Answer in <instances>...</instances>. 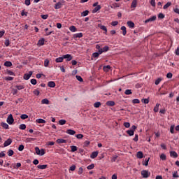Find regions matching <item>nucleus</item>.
Wrapping results in <instances>:
<instances>
[{"label": "nucleus", "instance_id": "5701e85b", "mask_svg": "<svg viewBox=\"0 0 179 179\" xmlns=\"http://www.w3.org/2000/svg\"><path fill=\"white\" fill-rule=\"evenodd\" d=\"M138 4V1L137 0H133L131 8H136V5Z\"/></svg>", "mask_w": 179, "mask_h": 179}, {"label": "nucleus", "instance_id": "473e14b6", "mask_svg": "<svg viewBox=\"0 0 179 179\" xmlns=\"http://www.w3.org/2000/svg\"><path fill=\"white\" fill-rule=\"evenodd\" d=\"M4 66H7V67H10V66H12V62H9V61H6V62L4 63Z\"/></svg>", "mask_w": 179, "mask_h": 179}, {"label": "nucleus", "instance_id": "6e6d98bb", "mask_svg": "<svg viewBox=\"0 0 179 179\" xmlns=\"http://www.w3.org/2000/svg\"><path fill=\"white\" fill-rule=\"evenodd\" d=\"M76 138H77V139H82V138H83V134H77Z\"/></svg>", "mask_w": 179, "mask_h": 179}, {"label": "nucleus", "instance_id": "c756f323", "mask_svg": "<svg viewBox=\"0 0 179 179\" xmlns=\"http://www.w3.org/2000/svg\"><path fill=\"white\" fill-rule=\"evenodd\" d=\"M159 157H160V159H161V160H163L164 162L166 161V159H167V157L166 156L165 154H162V155L159 156Z\"/></svg>", "mask_w": 179, "mask_h": 179}, {"label": "nucleus", "instance_id": "a878e982", "mask_svg": "<svg viewBox=\"0 0 179 179\" xmlns=\"http://www.w3.org/2000/svg\"><path fill=\"white\" fill-rule=\"evenodd\" d=\"M121 30H122L123 36H126V34H127V27H125V26H122L121 27Z\"/></svg>", "mask_w": 179, "mask_h": 179}, {"label": "nucleus", "instance_id": "cd10ccee", "mask_svg": "<svg viewBox=\"0 0 179 179\" xmlns=\"http://www.w3.org/2000/svg\"><path fill=\"white\" fill-rule=\"evenodd\" d=\"M41 104H50V101L47 99H42Z\"/></svg>", "mask_w": 179, "mask_h": 179}, {"label": "nucleus", "instance_id": "4c0bfd02", "mask_svg": "<svg viewBox=\"0 0 179 179\" xmlns=\"http://www.w3.org/2000/svg\"><path fill=\"white\" fill-rule=\"evenodd\" d=\"M124 94H127V96H129V94H132V90H126L125 92H124Z\"/></svg>", "mask_w": 179, "mask_h": 179}, {"label": "nucleus", "instance_id": "412c9836", "mask_svg": "<svg viewBox=\"0 0 179 179\" xmlns=\"http://www.w3.org/2000/svg\"><path fill=\"white\" fill-rule=\"evenodd\" d=\"M57 143H66V140L59 138L56 141Z\"/></svg>", "mask_w": 179, "mask_h": 179}, {"label": "nucleus", "instance_id": "7c9ffc66", "mask_svg": "<svg viewBox=\"0 0 179 179\" xmlns=\"http://www.w3.org/2000/svg\"><path fill=\"white\" fill-rule=\"evenodd\" d=\"M37 167L40 170H45V169H47V165H38Z\"/></svg>", "mask_w": 179, "mask_h": 179}, {"label": "nucleus", "instance_id": "a18cd8bd", "mask_svg": "<svg viewBox=\"0 0 179 179\" xmlns=\"http://www.w3.org/2000/svg\"><path fill=\"white\" fill-rule=\"evenodd\" d=\"M142 103H144V104L149 103V99H141Z\"/></svg>", "mask_w": 179, "mask_h": 179}, {"label": "nucleus", "instance_id": "58836bf2", "mask_svg": "<svg viewBox=\"0 0 179 179\" xmlns=\"http://www.w3.org/2000/svg\"><path fill=\"white\" fill-rule=\"evenodd\" d=\"M89 15V10H86L85 11L81 13V16L85 17Z\"/></svg>", "mask_w": 179, "mask_h": 179}, {"label": "nucleus", "instance_id": "ddd939ff", "mask_svg": "<svg viewBox=\"0 0 179 179\" xmlns=\"http://www.w3.org/2000/svg\"><path fill=\"white\" fill-rule=\"evenodd\" d=\"M171 157H174L175 159L178 157V154L176 152V151H171L170 152Z\"/></svg>", "mask_w": 179, "mask_h": 179}, {"label": "nucleus", "instance_id": "f257e3e1", "mask_svg": "<svg viewBox=\"0 0 179 179\" xmlns=\"http://www.w3.org/2000/svg\"><path fill=\"white\" fill-rule=\"evenodd\" d=\"M35 152L38 156H44L45 155V150L44 149L40 150L38 147L35 148Z\"/></svg>", "mask_w": 179, "mask_h": 179}, {"label": "nucleus", "instance_id": "bb28decb", "mask_svg": "<svg viewBox=\"0 0 179 179\" xmlns=\"http://www.w3.org/2000/svg\"><path fill=\"white\" fill-rule=\"evenodd\" d=\"M110 8H112V9H115V8H120V4L117 3H113L111 6Z\"/></svg>", "mask_w": 179, "mask_h": 179}, {"label": "nucleus", "instance_id": "603ef678", "mask_svg": "<svg viewBox=\"0 0 179 179\" xmlns=\"http://www.w3.org/2000/svg\"><path fill=\"white\" fill-rule=\"evenodd\" d=\"M16 88L17 89V90H22L24 89V87L23 85H17Z\"/></svg>", "mask_w": 179, "mask_h": 179}, {"label": "nucleus", "instance_id": "f03ea898", "mask_svg": "<svg viewBox=\"0 0 179 179\" xmlns=\"http://www.w3.org/2000/svg\"><path fill=\"white\" fill-rule=\"evenodd\" d=\"M135 129H136V126L133 125L130 130L127 131V134L129 135V136H134V134L135 132Z\"/></svg>", "mask_w": 179, "mask_h": 179}, {"label": "nucleus", "instance_id": "6e6552de", "mask_svg": "<svg viewBox=\"0 0 179 179\" xmlns=\"http://www.w3.org/2000/svg\"><path fill=\"white\" fill-rule=\"evenodd\" d=\"M156 19H157L156 15H154V16L148 18V20H146L145 21V23H149V22H155V20H156Z\"/></svg>", "mask_w": 179, "mask_h": 179}, {"label": "nucleus", "instance_id": "b1692460", "mask_svg": "<svg viewBox=\"0 0 179 179\" xmlns=\"http://www.w3.org/2000/svg\"><path fill=\"white\" fill-rule=\"evenodd\" d=\"M48 86L49 87H55V83L53 81L48 82Z\"/></svg>", "mask_w": 179, "mask_h": 179}, {"label": "nucleus", "instance_id": "7ed1b4c3", "mask_svg": "<svg viewBox=\"0 0 179 179\" xmlns=\"http://www.w3.org/2000/svg\"><path fill=\"white\" fill-rule=\"evenodd\" d=\"M6 122L9 125H12V124L15 122V119H13V116L12 115V114H10L8 115V117H7Z\"/></svg>", "mask_w": 179, "mask_h": 179}, {"label": "nucleus", "instance_id": "423d86ee", "mask_svg": "<svg viewBox=\"0 0 179 179\" xmlns=\"http://www.w3.org/2000/svg\"><path fill=\"white\" fill-rule=\"evenodd\" d=\"M72 55L67 54L63 55V59H66V61H72Z\"/></svg>", "mask_w": 179, "mask_h": 179}, {"label": "nucleus", "instance_id": "393cba45", "mask_svg": "<svg viewBox=\"0 0 179 179\" xmlns=\"http://www.w3.org/2000/svg\"><path fill=\"white\" fill-rule=\"evenodd\" d=\"M104 72H108V71H110V69H111V66H110L109 65L108 66H105L103 68Z\"/></svg>", "mask_w": 179, "mask_h": 179}, {"label": "nucleus", "instance_id": "052dcab7", "mask_svg": "<svg viewBox=\"0 0 179 179\" xmlns=\"http://www.w3.org/2000/svg\"><path fill=\"white\" fill-rule=\"evenodd\" d=\"M171 134H174V125H171L170 127Z\"/></svg>", "mask_w": 179, "mask_h": 179}, {"label": "nucleus", "instance_id": "39448f33", "mask_svg": "<svg viewBox=\"0 0 179 179\" xmlns=\"http://www.w3.org/2000/svg\"><path fill=\"white\" fill-rule=\"evenodd\" d=\"M31 75H33V71H29V73H26L24 75V79L25 80H29V78L31 77Z\"/></svg>", "mask_w": 179, "mask_h": 179}, {"label": "nucleus", "instance_id": "3c124183", "mask_svg": "<svg viewBox=\"0 0 179 179\" xmlns=\"http://www.w3.org/2000/svg\"><path fill=\"white\" fill-rule=\"evenodd\" d=\"M7 153L8 156H13L14 152L12 150H9Z\"/></svg>", "mask_w": 179, "mask_h": 179}, {"label": "nucleus", "instance_id": "4468645a", "mask_svg": "<svg viewBox=\"0 0 179 179\" xmlns=\"http://www.w3.org/2000/svg\"><path fill=\"white\" fill-rule=\"evenodd\" d=\"M127 25L130 29H134V27H135V23L132 21H128Z\"/></svg>", "mask_w": 179, "mask_h": 179}, {"label": "nucleus", "instance_id": "13d9d810", "mask_svg": "<svg viewBox=\"0 0 179 179\" xmlns=\"http://www.w3.org/2000/svg\"><path fill=\"white\" fill-rule=\"evenodd\" d=\"M34 94H35L36 96H38L40 94V91H38V90H35L33 92Z\"/></svg>", "mask_w": 179, "mask_h": 179}, {"label": "nucleus", "instance_id": "864d4df0", "mask_svg": "<svg viewBox=\"0 0 179 179\" xmlns=\"http://www.w3.org/2000/svg\"><path fill=\"white\" fill-rule=\"evenodd\" d=\"M23 149H24V145H20L19 147H18V150L20 152H22L23 150Z\"/></svg>", "mask_w": 179, "mask_h": 179}, {"label": "nucleus", "instance_id": "37998d69", "mask_svg": "<svg viewBox=\"0 0 179 179\" xmlns=\"http://www.w3.org/2000/svg\"><path fill=\"white\" fill-rule=\"evenodd\" d=\"M87 170H93L94 169V164H92L87 167Z\"/></svg>", "mask_w": 179, "mask_h": 179}, {"label": "nucleus", "instance_id": "4d7b16f0", "mask_svg": "<svg viewBox=\"0 0 179 179\" xmlns=\"http://www.w3.org/2000/svg\"><path fill=\"white\" fill-rule=\"evenodd\" d=\"M124 127H125V128H129V127H131V124H129V122H124Z\"/></svg>", "mask_w": 179, "mask_h": 179}, {"label": "nucleus", "instance_id": "2eb2a0df", "mask_svg": "<svg viewBox=\"0 0 179 179\" xmlns=\"http://www.w3.org/2000/svg\"><path fill=\"white\" fill-rule=\"evenodd\" d=\"M1 125L2 128H3V129H9V124H8V123L1 122Z\"/></svg>", "mask_w": 179, "mask_h": 179}, {"label": "nucleus", "instance_id": "69168bd1", "mask_svg": "<svg viewBox=\"0 0 179 179\" xmlns=\"http://www.w3.org/2000/svg\"><path fill=\"white\" fill-rule=\"evenodd\" d=\"M5 45H6V47H9V44H10V43L9 42V40L8 39H6V41H5Z\"/></svg>", "mask_w": 179, "mask_h": 179}, {"label": "nucleus", "instance_id": "2f4dec72", "mask_svg": "<svg viewBox=\"0 0 179 179\" xmlns=\"http://www.w3.org/2000/svg\"><path fill=\"white\" fill-rule=\"evenodd\" d=\"M36 122L38 124H45V120L43 119H37Z\"/></svg>", "mask_w": 179, "mask_h": 179}, {"label": "nucleus", "instance_id": "c9c22d12", "mask_svg": "<svg viewBox=\"0 0 179 179\" xmlns=\"http://www.w3.org/2000/svg\"><path fill=\"white\" fill-rule=\"evenodd\" d=\"M21 120H27V118H29V115H26V114H22L20 116Z\"/></svg>", "mask_w": 179, "mask_h": 179}, {"label": "nucleus", "instance_id": "4be33fe9", "mask_svg": "<svg viewBox=\"0 0 179 179\" xmlns=\"http://www.w3.org/2000/svg\"><path fill=\"white\" fill-rule=\"evenodd\" d=\"M74 37L76 38H82V37H83V34H82V33L76 34H74Z\"/></svg>", "mask_w": 179, "mask_h": 179}, {"label": "nucleus", "instance_id": "f8f14e48", "mask_svg": "<svg viewBox=\"0 0 179 179\" xmlns=\"http://www.w3.org/2000/svg\"><path fill=\"white\" fill-rule=\"evenodd\" d=\"M62 8V3L59 1L55 5V9H61Z\"/></svg>", "mask_w": 179, "mask_h": 179}, {"label": "nucleus", "instance_id": "79ce46f5", "mask_svg": "<svg viewBox=\"0 0 179 179\" xmlns=\"http://www.w3.org/2000/svg\"><path fill=\"white\" fill-rule=\"evenodd\" d=\"M71 152H76L78 150V147L76 145H71Z\"/></svg>", "mask_w": 179, "mask_h": 179}, {"label": "nucleus", "instance_id": "bf43d9fd", "mask_svg": "<svg viewBox=\"0 0 179 179\" xmlns=\"http://www.w3.org/2000/svg\"><path fill=\"white\" fill-rule=\"evenodd\" d=\"M159 114H163V115H164V114H166V109H160L159 110Z\"/></svg>", "mask_w": 179, "mask_h": 179}, {"label": "nucleus", "instance_id": "338daca9", "mask_svg": "<svg viewBox=\"0 0 179 179\" xmlns=\"http://www.w3.org/2000/svg\"><path fill=\"white\" fill-rule=\"evenodd\" d=\"M24 3L27 6H29L30 5V0H25Z\"/></svg>", "mask_w": 179, "mask_h": 179}, {"label": "nucleus", "instance_id": "09e8293b", "mask_svg": "<svg viewBox=\"0 0 179 179\" xmlns=\"http://www.w3.org/2000/svg\"><path fill=\"white\" fill-rule=\"evenodd\" d=\"M165 17V15L164 14L160 13L159 15H158V19H164Z\"/></svg>", "mask_w": 179, "mask_h": 179}, {"label": "nucleus", "instance_id": "a211bd4d", "mask_svg": "<svg viewBox=\"0 0 179 179\" xmlns=\"http://www.w3.org/2000/svg\"><path fill=\"white\" fill-rule=\"evenodd\" d=\"M66 134H68L69 135H75V134H76V131L72 129H67Z\"/></svg>", "mask_w": 179, "mask_h": 179}, {"label": "nucleus", "instance_id": "8fccbe9b", "mask_svg": "<svg viewBox=\"0 0 179 179\" xmlns=\"http://www.w3.org/2000/svg\"><path fill=\"white\" fill-rule=\"evenodd\" d=\"M50 64V61L48 59H45L44 62V66H45V68H47V66H48Z\"/></svg>", "mask_w": 179, "mask_h": 179}, {"label": "nucleus", "instance_id": "49530a36", "mask_svg": "<svg viewBox=\"0 0 179 179\" xmlns=\"http://www.w3.org/2000/svg\"><path fill=\"white\" fill-rule=\"evenodd\" d=\"M20 129H22V130H24L26 129V124H21L19 127Z\"/></svg>", "mask_w": 179, "mask_h": 179}, {"label": "nucleus", "instance_id": "f3484780", "mask_svg": "<svg viewBox=\"0 0 179 179\" xmlns=\"http://www.w3.org/2000/svg\"><path fill=\"white\" fill-rule=\"evenodd\" d=\"M106 106H109V107H113V106H115V102L113 101H108L106 102Z\"/></svg>", "mask_w": 179, "mask_h": 179}, {"label": "nucleus", "instance_id": "0eeeda50", "mask_svg": "<svg viewBox=\"0 0 179 179\" xmlns=\"http://www.w3.org/2000/svg\"><path fill=\"white\" fill-rule=\"evenodd\" d=\"M156 19H157L156 15H154V16L148 18V20H146L145 21V23H149V22H155V20H156Z\"/></svg>", "mask_w": 179, "mask_h": 179}, {"label": "nucleus", "instance_id": "c85d7f7f", "mask_svg": "<svg viewBox=\"0 0 179 179\" xmlns=\"http://www.w3.org/2000/svg\"><path fill=\"white\" fill-rule=\"evenodd\" d=\"M44 38H41L38 41V45H39L41 47V45H44Z\"/></svg>", "mask_w": 179, "mask_h": 179}, {"label": "nucleus", "instance_id": "680f3d73", "mask_svg": "<svg viewBox=\"0 0 179 179\" xmlns=\"http://www.w3.org/2000/svg\"><path fill=\"white\" fill-rule=\"evenodd\" d=\"M31 85H37V80L36 79L31 80Z\"/></svg>", "mask_w": 179, "mask_h": 179}, {"label": "nucleus", "instance_id": "e2e57ef3", "mask_svg": "<svg viewBox=\"0 0 179 179\" xmlns=\"http://www.w3.org/2000/svg\"><path fill=\"white\" fill-rule=\"evenodd\" d=\"M102 50H103V52H107V51H108V50H109V48H108V46H105L103 48Z\"/></svg>", "mask_w": 179, "mask_h": 179}, {"label": "nucleus", "instance_id": "dca6fc26", "mask_svg": "<svg viewBox=\"0 0 179 179\" xmlns=\"http://www.w3.org/2000/svg\"><path fill=\"white\" fill-rule=\"evenodd\" d=\"M136 157L138 159H143V152L138 151L136 154Z\"/></svg>", "mask_w": 179, "mask_h": 179}, {"label": "nucleus", "instance_id": "9b49d317", "mask_svg": "<svg viewBox=\"0 0 179 179\" xmlns=\"http://www.w3.org/2000/svg\"><path fill=\"white\" fill-rule=\"evenodd\" d=\"M97 156H99V152L95 151L91 154L90 157H91V159H96V157H97Z\"/></svg>", "mask_w": 179, "mask_h": 179}, {"label": "nucleus", "instance_id": "0e129e2a", "mask_svg": "<svg viewBox=\"0 0 179 179\" xmlns=\"http://www.w3.org/2000/svg\"><path fill=\"white\" fill-rule=\"evenodd\" d=\"M78 174L80 176V174H82L83 173V167H80L78 169Z\"/></svg>", "mask_w": 179, "mask_h": 179}, {"label": "nucleus", "instance_id": "6ab92c4d", "mask_svg": "<svg viewBox=\"0 0 179 179\" xmlns=\"http://www.w3.org/2000/svg\"><path fill=\"white\" fill-rule=\"evenodd\" d=\"M101 9V6L100 5L96 6L94 9L92 10V13H96V12H99Z\"/></svg>", "mask_w": 179, "mask_h": 179}, {"label": "nucleus", "instance_id": "a19ab883", "mask_svg": "<svg viewBox=\"0 0 179 179\" xmlns=\"http://www.w3.org/2000/svg\"><path fill=\"white\" fill-rule=\"evenodd\" d=\"M59 125H65V124H66V120H60L59 121Z\"/></svg>", "mask_w": 179, "mask_h": 179}, {"label": "nucleus", "instance_id": "774afa93", "mask_svg": "<svg viewBox=\"0 0 179 179\" xmlns=\"http://www.w3.org/2000/svg\"><path fill=\"white\" fill-rule=\"evenodd\" d=\"M111 24L112 26H117L118 24V21H113Z\"/></svg>", "mask_w": 179, "mask_h": 179}, {"label": "nucleus", "instance_id": "de8ad7c7", "mask_svg": "<svg viewBox=\"0 0 179 179\" xmlns=\"http://www.w3.org/2000/svg\"><path fill=\"white\" fill-rule=\"evenodd\" d=\"M76 78L78 82H83V78L80 76H76Z\"/></svg>", "mask_w": 179, "mask_h": 179}, {"label": "nucleus", "instance_id": "9d476101", "mask_svg": "<svg viewBox=\"0 0 179 179\" xmlns=\"http://www.w3.org/2000/svg\"><path fill=\"white\" fill-rule=\"evenodd\" d=\"M10 143H12V139L11 138H8L3 143L4 148H6V146H9V145H10Z\"/></svg>", "mask_w": 179, "mask_h": 179}, {"label": "nucleus", "instance_id": "72a5a7b5", "mask_svg": "<svg viewBox=\"0 0 179 179\" xmlns=\"http://www.w3.org/2000/svg\"><path fill=\"white\" fill-rule=\"evenodd\" d=\"M169 6H171V2H167L163 7V9H167Z\"/></svg>", "mask_w": 179, "mask_h": 179}, {"label": "nucleus", "instance_id": "aec40b11", "mask_svg": "<svg viewBox=\"0 0 179 179\" xmlns=\"http://www.w3.org/2000/svg\"><path fill=\"white\" fill-rule=\"evenodd\" d=\"M55 62L57 63L64 62V56L56 58Z\"/></svg>", "mask_w": 179, "mask_h": 179}, {"label": "nucleus", "instance_id": "1a4fd4ad", "mask_svg": "<svg viewBox=\"0 0 179 179\" xmlns=\"http://www.w3.org/2000/svg\"><path fill=\"white\" fill-rule=\"evenodd\" d=\"M98 27H99L101 30H103V31H105V34H107V27L106 26L99 24Z\"/></svg>", "mask_w": 179, "mask_h": 179}, {"label": "nucleus", "instance_id": "e433bc0d", "mask_svg": "<svg viewBox=\"0 0 179 179\" xmlns=\"http://www.w3.org/2000/svg\"><path fill=\"white\" fill-rule=\"evenodd\" d=\"M141 103V101L138 99H135L132 100V103L133 104H139Z\"/></svg>", "mask_w": 179, "mask_h": 179}, {"label": "nucleus", "instance_id": "5fc2aeb1", "mask_svg": "<svg viewBox=\"0 0 179 179\" xmlns=\"http://www.w3.org/2000/svg\"><path fill=\"white\" fill-rule=\"evenodd\" d=\"M166 78H168V79H171L173 78V73H168L166 75Z\"/></svg>", "mask_w": 179, "mask_h": 179}, {"label": "nucleus", "instance_id": "20e7f679", "mask_svg": "<svg viewBox=\"0 0 179 179\" xmlns=\"http://www.w3.org/2000/svg\"><path fill=\"white\" fill-rule=\"evenodd\" d=\"M141 176L143 178H148V177L150 176V173H149V171L143 170L141 171Z\"/></svg>", "mask_w": 179, "mask_h": 179}, {"label": "nucleus", "instance_id": "f704fd0d", "mask_svg": "<svg viewBox=\"0 0 179 179\" xmlns=\"http://www.w3.org/2000/svg\"><path fill=\"white\" fill-rule=\"evenodd\" d=\"M70 31L75 33L76 31V26H71L69 28Z\"/></svg>", "mask_w": 179, "mask_h": 179}, {"label": "nucleus", "instance_id": "ea45409f", "mask_svg": "<svg viewBox=\"0 0 179 179\" xmlns=\"http://www.w3.org/2000/svg\"><path fill=\"white\" fill-rule=\"evenodd\" d=\"M100 106H101V103L100 102H96L94 103V107H95V108H99Z\"/></svg>", "mask_w": 179, "mask_h": 179}, {"label": "nucleus", "instance_id": "c03bdc74", "mask_svg": "<svg viewBox=\"0 0 179 179\" xmlns=\"http://www.w3.org/2000/svg\"><path fill=\"white\" fill-rule=\"evenodd\" d=\"M149 159L150 158L145 159V163H143V166H148L149 164Z\"/></svg>", "mask_w": 179, "mask_h": 179}]
</instances>
